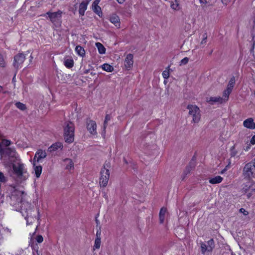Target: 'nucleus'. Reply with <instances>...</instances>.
Segmentation results:
<instances>
[{
    "mask_svg": "<svg viewBox=\"0 0 255 255\" xmlns=\"http://www.w3.org/2000/svg\"><path fill=\"white\" fill-rule=\"evenodd\" d=\"M64 169L69 172L74 169V164L73 160L70 158H66L63 160Z\"/></svg>",
    "mask_w": 255,
    "mask_h": 255,
    "instance_id": "obj_17",
    "label": "nucleus"
},
{
    "mask_svg": "<svg viewBox=\"0 0 255 255\" xmlns=\"http://www.w3.org/2000/svg\"><path fill=\"white\" fill-rule=\"evenodd\" d=\"M16 107L20 110L24 111L26 109V106L23 103L17 102L15 104Z\"/></svg>",
    "mask_w": 255,
    "mask_h": 255,
    "instance_id": "obj_34",
    "label": "nucleus"
},
{
    "mask_svg": "<svg viewBox=\"0 0 255 255\" xmlns=\"http://www.w3.org/2000/svg\"><path fill=\"white\" fill-rule=\"evenodd\" d=\"M5 66V62L2 55L0 53V66L3 67Z\"/></svg>",
    "mask_w": 255,
    "mask_h": 255,
    "instance_id": "obj_36",
    "label": "nucleus"
},
{
    "mask_svg": "<svg viewBox=\"0 0 255 255\" xmlns=\"http://www.w3.org/2000/svg\"><path fill=\"white\" fill-rule=\"evenodd\" d=\"M240 212L243 214L244 215H248L249 213L247 211H246L245 209L244 208H241L240 209Z\"/></svg>",
    "mask_w": 255,
    "mask_h": 255,
    "instance_id": "obj_42",
    "label": "nucleus"
},
{
    "mask_svg": "<svg viewBox=\"0 0 255 255\" xmlns=\"http://www.w3.org/2000/svg\"><path fill=\"white\" fill-rule=\"evenodd\" d=\"M75 51L76 53L81 56L84 57L85 55V51L84 49L81 46H77L75 48Z\"/></svg>",
    "mask_w": 255,
    "mask_h": 255,
    "instance_id": "obj_27",
    "label": "nucleus"
},
{
    "mask_svg": "<svg viewBox=\"0 0 255 255\" xmlns=\"http://www.w3.org/2000/svg\"><path fill=\"white\" fill-rule=\"evenodd\" d=\"M63 147L62 143L59 142H56L51 145L48 148V151L50 152L57 150L59 149H62Z\"/></svg>",
    "mask_w": 255,
    "mask_h": 255,
    "instance_id": "obj_22",
    "label": "nucleus"
},
{
    "mask_svg": "<svg viewBox=\"0 0 255 255\" xmlns=\"http://www.w3.org/2000/svg\"><path fill=\"white\" fill-rule=\"evenodd\" d=\"M133 64V56L131 54L127 55L125 60V66L127 70H129L132 67Z\"/></svg>",
    "mask_w": 255,
    "mask_h": 255,
    "instance_id": "obj_13",
    "label": "nucleus"
},
{
    "mask_svg": "<svg viewBox=\"0 0 255 255\" xmlns=\"http://www.w3.org/2000/svg\"><path fill=\"white\" fill-rule=\"evenodd\" d=\"M32 164L34 167V174L37 178H39L42 172V166L40 165H36V162L33 161Z\"/></svg>",
    "mask_w": 255,
    "mask_h": 255,
    "instance_id": "obj_23",
    "label": "nucleus"
},
{
    "mask_svg": "<svg viewBox=\"0 0 255 255\" xmlns=\"http://www.w3.org/2000/svg\"><path fill=\"white\" fill-rule=\"evenodd\" d=\"M201 252L204 254L206 252H211L214 248V242L211 239L207 243H202L201 245Z\"/></svg>",
    "mask_w": 255,
    "mask_h": 255,
    "instance_id": "obj_10",
    "label": "nucleus"
},
{
    "mask_svg": "<svg viewBox=\"0 0 255 255\" xmlns=\"http://www.w3.org/2000/svg\"><path fill=\"white\" fill-rule=\"evenodd\" d=\"M206 101L211 105H214L215 104H222L224 103L221 97L220 96H216V97H210L209 98H207Z\"/></svg>",
    "mask_w": 255,
    "mask_h": 255,
    "instance_id": "obj_19",
    "label": "nucleus"
},
{
    "mask_svg": "<svg viewBox=\"0 0 255 255\" xmlns=\"http://www.w3.org/2000/svg\"><path fill=\"white\" fill-rule=\"evenodd\" d=\"M64 136L66 142L71 143L74 141V126L70 122H66L64 125Z\"/></svg>",
    "mask_w": 255,
    "mask_h": 255,
    "instance_id": "obj_4",
    "label": "nucleus"
},
{
    "mask_svg": "<svg viewBox=\"0 0 255 255\" xmlns=\"http://www.w3.org/2000/svg\"><path fill=\"white\" fill-rule=\"evenodd\" d=\"M87 129L89 133L93 135L97 134V124L94 121L88 120L87 121Z\"/></svg>",
    "mask_w": 255,
    "mask_h": 255,
    "instance_id": "obj_11",
    "label": "nucleus"
},
{
    "mask_svg": "<svg viewBox=\"0 0 255 255\" xmlns=\"http://www.w3.org/2000/svg\"><path fill=\"white\" fill-rule=\"evenodd\" d=\"M199 1L201 4L205 5L207 3V0H199Z\"/></svg>",
    "mask_w": 255,
    "mask_h": 255,
    "instance_id": "obj_47",
    "label": "nucleus"
},
{
    "mask_svg": "<svg viewBox=\"0 0 255 255\" xmlns=\"http://www.w3.org/2000/svg\"><path fill=\"white\" fill-rule=\"evenodd\" d=\"M222 3L225 5H227L231 1L230 0H221Z\"/></svg>",
    "mask_w": 255,
    "mask_h": 255,
    "instance_id": "obj_45",
    "label": "nucleus"
},
{
    "mask_svg": "<svg viewBox=\"0 0 255 255\" xmlns=\"http://www.w3.org/2000/svg\"><path fill=\"white\" fill-rule=\"evenodd\" d=\"M235 82V77H232L227 85L226 89L223 91V96L221 97V98L222 99V100L224 103L228 101L229 95L233 89Z\"/></svg>",
    "mask_w": 255,
    "mask_h": 255,
    "instance_id": "obj_6",
    "label": "nucleus"
},
{
    "mask_svg": "<svg viewBox=\"0 0 255 255\" xmlns=\"http://www.w3.org/2000/svg\"><path fill=\"white\" fill-rule=\"evenodd\" d=\"M100 1V0H95L93 2V4H95V5H98L99 2Z\"/></svg>",
    "mask_w": 255,
    "mask_h": 255,
    "instance_id": "obj_49",
    "label": "nucleus"
},
{
    "mask_svg": "<svg viewBox=\"0 0 255 255\" xmlns=\"http://www.w3.org/2000/svg\"><path fill=\"white\" fill-rule=\"evenodd\" d=\"M189 59L187 57H185L182 59L180 61V65H185L188 62Z\"/></svg>",
    "mask_w": 255,
    "mask_h": 255,
    "instance_id": "obj_39",
    "label": "nucleus"
},
{
    "mask_svg": "<svg viewBox=\"0 0 255 255\" xmlns=\"http://www.w3.org/2000/svg\"><path fill=\"white\" fill-rule=\"evenodd\" d=\"M4 155H6L9 157H14L16 159V161L19 160L15 149L13 147H6L4 148Z\"/></svg>",
    "mask_w": 255,
    "mask_h": 255,
    "instance_id": "obj_14",
    "label": "nucleus"
},
{
    "mask_svg": "<svg viewBox=\"0 0 255 255\" xmlns=\"http://www.w3.org/2000/svg\"><path fill=\"white\" fill-rule=\"evenodd\" d=\"M101 246V239L99 237L97 236L93 247L94 250L99 249Z\"/></svg>",
    "mask_w": 255,
    "mask_h": 255,
    "instance_id": "obj_31",
    "label": "nucleus"
},
{
    "mask_svg": "<svg viewBox=\"0 0 255 255\" xmlns=\"http://www.w3.org/2000/svg\"><path fill=\"white\" fill-rule=\"evenodd\" d=\"M12 143L11 140L4 138V136L2 132L0 131V155L2 156L4 154V148L2 146L8 147Z\"/></svg>",
    "mask_w": 255,
    "mask_h": 255,
    "instance_id": "obj_9",
    "label": "nucleus"
},
{
    "mask_svg": "<svg viewBox=\"0 0 255 255\" xmlns=\"http://www.w3.org/2000/svg\"><path fill=\"white\" fill-rule=\"evenodd\" d=\"M170 68L169 66L167 67L164 71H163L162 75L164 79H167L170 75Z\"/></svg>",
    "mask_w": 255,
    "mask_h": 255,
    "instance_id": "obj_32",
    "label": "nucleus"
},
{
    "mask_svg": "<svg viewBox=\"0 0 255 255\" xmlns=\"http://www.w3.org/2000/svg\"><path fill=\"white\" fill-rule=\"evenodd\" d=\"M223 180V178L220 176H216L214 177L210 178L209 180L210 183L212 184H218Z\"/></svg>",
    "mask_w": 255,
    "mask_h": 255,
    "instance_id": "obj_24",
    "label": "nucleus"
},
{
    "mask_svg": "<svg viewBox=\"0 0 255 255\" xmlns=\"http://www.w3.org/2000/svg\"><path fill=\"white\" fill-rule=\"evenodd\" d=\"M189 110V114L192 117V121L195 123H197L200 120V110L196 105H190L187 107Z\"/></svg>",
    "mask_w": 255,
    "mask_h": 255,
    "instance_id": "obj_5",
    "label": "nucleus"
},
{
    "mask_svg": "<svg viewBox=\"0 0 255 255\" xmlns=\"http://www.w3.org/2000/svg\"><path fill=\"white\" fill-rule=\"evenodd\" d=\"M25 60V56L23 54H19L14 58L13 65L15 68H18Z\"/></svg>",
    "mask_w": 255,
    "mask_h": 255,
    "instance_id": "obj_12",
    "label": "nucleus"
},
{
    "mask_svg": "<svg viewBox=\"0 0 255 255\" xmlns=\"http://www.w3.org/2000/svg\"><path fill=\"white\" fill-rule=\"evenodd\" d=\"M95 45L100 54H104L106 53V48L100 42H97Z\"/></svg>",
    "mask_w": 255,
    "mask_h": 255,
    "instance_id": "obj_26",
    "label": "nucleus"
},
{
    "mask_svg": "<svg viewBox=\"0 0 255 255\" xmlns=\"http://www.w3.org/2000/svg\"><path fill=\"white\" fill-rule=\"evenodd\" d=\"M47 154L45 150L38 149L35 153L33 161L39 162L41 159L46 157Z\"/></svg>",
    "mask_w": 255,
    "mask_h": 255,
    "instance_id": "obj_16",
    "label": "nucleus"
},
{
    "mask_svg": "<svg viewBox=\"0 0 255 255\" xmlns=\"http://www.w3.org/2000/svg\"><path fill=\"white\" fill-rule=\"evenodd\" d=\"M242 190L245 193H247L248 197H250L255 191V182L253 180L249 181L243 185Z\"/></svg>",
    "mask_w": 255,
    "mask_h": 255,
    "instance_id": "obj_8",
    "label": "nucleus"
},
{
    "mask_svg": "<svg viewBox=\"0 0 255 255\" xmlns=\"http://www.w3.org/2000/svg\"><path fill=\"white\" fill-rule=\"evenodd\" d=\"M29 248H25L21 250L18 255H35L34 253Z\"/></svg>",
    "mask_w": 255,
    "mask_h": 255,
    "instance_id": "obj_29",
    "label": "nucleus"
},
{
    "mask_svg": "<svg viewBox=\"0 0 255 255\" xmlns=\"http://www.w3.org/2000/svg\"><path fill=\"white\" fill-rule=\"evenodd\" d=\"M235 149V147L233 146L232 148V151H231V155L233 156H234L236 155V152L234 151V150Z\"/></svg>",
    "mask_w": 255,
    "mask_h": 255,
    "instance_id": "obj_46",
    "label": "nucleus"
},
{
    "mask_svg": "<svg viewBox=\"0 0 255 255\" xmlns=\"http://www.w3.org/2000/svg\"><path fill=\"white\" fill-rule=\"evenodd\" d=\"M171 7L174 10H178L180 8L179 1L175 2L174 1H172L171 3Z\"/></svg>",
    "mask_w": 255,
    "mask_h": 255,
    "instance_id": "obj_33",
    "label": "nucleus"
},
{
    "mask_svg": "<svg viewBox=\"0 0 255 255\" xmlns=\"http://www.w3.org/2000/svg\"><path fill=\"white\" fill-rule=\"evenodd\" d=\"M8 172L9 175L20 183L26 181L29 176L26 165L19 159L13 163Z\"/></svg>",
    "mask_w": 255,
    "mask_h": 255,
    "instance_id": "obj_2",
    "label": "nucleus"
},
{
    "mask_svg": "<svg viewBox=\"0 0 255 255\" xmlns=\"http://www.w3.org/2000/svg\"><path fill=\"white\" fill-rule=\"evenodd\" d=\"M2 227L1 225L0 224V232H1V230L2 229ZM3 241V238L2 237V235L1 234V233H0V245L1 244Z\"/></svg>",
    "mask_w": 255,
    "mask_h": 255,
    "instance_id": "obj_44",
    "label": "nucleus"
},
{
    "mask_svg": "<svg viewBox=\"0 0 255 255\" xmlns=\"http://www.w3.org/2000/svg\"><path fill=\"white\" fill-rule=\"evenodd\" d=\"M110 120V116H108V115H107L105 117V121H104V129L106 128V126H107V123Z\"/></svg>",
    "mask_w": 255,
    "mask_h": 255,
    "instance_id": "obj_41",
    "label": "nucleus"
},
{
    "mask_svg": "<svg viewBox=\"0 0 255 255\" xmlns=\"http://www.w3.org/2000/svg\"><path fill=\"white\" fill-rule=\"evenodd\" d=\"M207 36L206 34H204L203 36V39L201 42V45H204L207 42Z\"/></svg>",
    "mask_w": 255,
    "mask_h": 255,
    "instance_id": "obj_40",
    "label": "nucleus"
},
{
    "mask_svg": "<svg viewBox=\"0 0 255 255\" xmlns=\"http://www.w3.org/2000/svg\"><path fill=\"white\" fill-rule=\"evenodd\" d=\"M64 64L66 67L71 68L74 65V61L72 58L65 59L64 61Z\"/></svg>",
    "mask_w": 255,
    "mask_h": 255,
    "instance_id": "obj_28",
    "label": "nucleus"
},
{
    "mask_svg": "<svg viewBox=\"0 0 255 255\" xmlns=\"http://www.w3.org/2000/svg\"><path fill=\"white\" fill-rule=\"evenodd\" d=\"M91 0H83L79 4V13L80 15L83 16L87 9L88 5Z\"/></svg>",
    "mask_w": 255,
    "mask_h": 255,
    "instance_id": "obj_15",
    "label": "nucleus"
},
{
    "mask_svg": "<svg viewBox=\"0 0 255 255\" xmlns=\"http://www.w3.org/2000/svg\"><path fill=\"white\" fill-rule=\"evenodd\" d=\"M167 211L166 208L163 207L160 209L159 217L160 223H163L167 215Z\"/></svg>",
    "mask_w": 255,
    "mask_h": 255,
    "instance_id": "obj_21",
    "label": "nucleus"
},
{
    "mask_svg": "<svg viewBox=\"0 0 255 255\" xmlns=\"http://www.w3.org/2000/svg\"><path fill=\"white\" fill-rule=\"evenodd\" d=\"M250 143L252 144V145H255V135L253 136L252 138L250 139Z\"/></svg>",
    "mask_w": 255,
    "mask_h": 255,
    "instance_id": "obj_43",
    "label": "nucleus"
},
{
    "mask_svg": "<svg viewBox=\"0 0 255 255\" xmlns=\"http://www.w3.org/2000/svg\"><path fill=\"white\" fill-rule=\"evenodd\" d=\"M2 87L0 86V92L2 91Z\"/></svg>",
    "mask_w": 255,
    "mask_h": 255,
    "instance_id": "obj_51",
    "label": "nucleus"
},
{
    "mask_svg": "<svg viewBox=\"0 0 255 255\" xmlns=\"http://www.w3.org/2000/svg\"><path fill=\"white\" fill-rule=\"evenodd\" d=\"M24 192L18 190L16 186H10L8 190L7 201L13 210L19 211L26 221V224H32L35 218L32 215L33 207L30 203L22 200Z\"/></svg>",
    "mask_w": 255,
    "mask_h": 255,
    "instance_id": "obj_1",
    "label": "nucleus"
},
{
    "mask_svg": "<svg viewBox=\"0 0 255 255\" xmlns=\"http://www.w3.org/2000/svg\"><path fill=\"white\" fill-rule=\"evenodd\" d=\"M3 202V196L0 193V204Z\"/></svg>",
    "mask_w": 255,
    "mask_h": 255,
    "instance_id": "obj_48",
    "label": "nucleus"
},
{
    "mask_svg": "<svg viewBox=\"0 0 255 255\" xmlns=\"http://www.w3.org/2000/svg\"><path fill=\"white\" fill-rule=\"evenodd\" d=\"M110 21L113 23L117 28L121 27L120 19L118 15L116 14H112L109 17Z\"/></svg>",
    "mask_w": 255,
    "mask_h": 255,
    "instance_id": "obj_18",
    "label": "nucleus"
},
{
    "mask_svg": "<svg viewBox=\"0 0 255 255\" xmlns=\"http://www.w3.org/2000/svg\"><path fill=\"white\" fill-rule=\"evenodd\" d=\"M62 14V12L61 10H58L56 12L48 11L46 14H43V16H47L50 21L53 24V28L55 29H57L61 26Z\"/></svg>",
    "mask_w": 255,
    "mask_h": 255,
    "instance_id": "obj_3",
    "label": "nucleus"
},
{
    "mask_svg": "<svg viewBox=\"0 0 255 255\" xmlns=\"http://www.w3.org/2000/svg\"><path fill=\"white\" fill-rule=\"evenodd\" d=\"M251 145L252 144H251V143H246V145L244 147V150L246 151H249L251 148Z\"/></svg>",
    "mask_w": 255,
    "mask_h": 255,
    "instance_id": "obj_37",
    "label": "nucleus"
},
{
    "mask_svg": "<svg viewBox=\"0 0 255 255\" xmlns=\"http://www.w3.org/2000/svg\"><path fill=\"white\" fill-rule=\"evenodd\" d=\"M109 166L108 164L105 165L101 171V177L100 180V186L106 187L108 184L110 177Z\"/></svg>",
    "mask_w": 255,
    "mask_h": 255,
    "instance_id": "obj_7",
    "label": "nucleus"
},
{
    "mask_svg": "<svg viewBox=\"0 0 255 255\" xmlns=\"http://www.w3.org/2000/svg\"><path fill=\"white\" fill-rule=\"evenodd\" d=\"M7 181V178L3 173L0 171V182L5 183Z\"/></svg>",
    "mask_w": 255,
    "mask_h": 255,
    "instance_id": "obj_35",
    "label": "nucleus"
},
{
    "mask_svg": "<svg viewBox=\"0 0 255 255\" xmlns=\"http://www.w3.org/2000/svg\"><path fill=\"white\" fill-rule=\"evenodd\" d=\"M101 67L103 70L108 72H112L114 70L113 67L107 63L103 64Z\"/></svg>",
    "mask_w": 255,
    "mask_h": 255,
    "instance_id": "obj_30",
    "label": "nucleus"
},
{
    "mask_svg": "<svg viewBox=\"0 0 255 255\" xmlns=\"http://www.w3.org/2000/svg\"><path fill=\"white\" fill-rule=\"evenodd\" d=\"M243 126L245 128L250 129H255V123L252 118H248L243 122Z\"/></svg>",
    "mask_w": 255,
    "mask_h": 255,
    "instance_id": "obj_20",
    "label": "nucleus"
},
{
    "mask_svg": "<svg viewBox=\"0 0 255 255\" xmlns=\"http://www.w3.org/2000/svg\"><path fill=\"white\" fill-rule=\"evenodd\" d=\"M172 1H174L175 2H176V1H179V0H172Z\"/></svg>",
    "mask_w": 255,
    "mask_h": 255,
    "instance_id": "obj_52",
    "label": "nucleus"
},
{
    "mask_svg": "<svg viewBox=\"0 0 255 255\" xmlns=\"http://www.w3.org/2000/svg\"><path fill=\"white\" fill-rule=\"evenodd\" d=\"M36 241L37 243H41L43 242V238L42 237V236L41 235H38L36 237Z\"/></svg>",
    "mask_w": 255,
    "mask_h": 255,
    "instance_id": "obj_38",
    "label": "nucleus"
},
{
    "mask_svg": "<svg viewBox=\"0 0 255 255\" xmlns=\"http://www.w3.org/2000/svg\"><path fill=\"white\" fill-rule=\"evenodd\" d=\"M92 9L97 15L100 17H102V12L101 8L99 6V5H95V4L92 3Z\"/></svg>",
    "mask_w": 255,
    "mask_h": 255,
    "instance_id": "obj_25",
    "label": "nucleus"
},
{
    "mask_svg": "<svg viewBox=\"0 0 255 255\" xmlns=\"http://www.w3.org/2000/svg\"><path fill=\"white\" fill-rule=\"evenodd\" d=\"M117 1L118 2V3L122 4L126 1V0H117Z\"/></svg>",
    "mask_w": 255,
    "mask_h": 255,
    "instance_id": "obj_50",
    "label": "nucleus"
}]
</instances>
